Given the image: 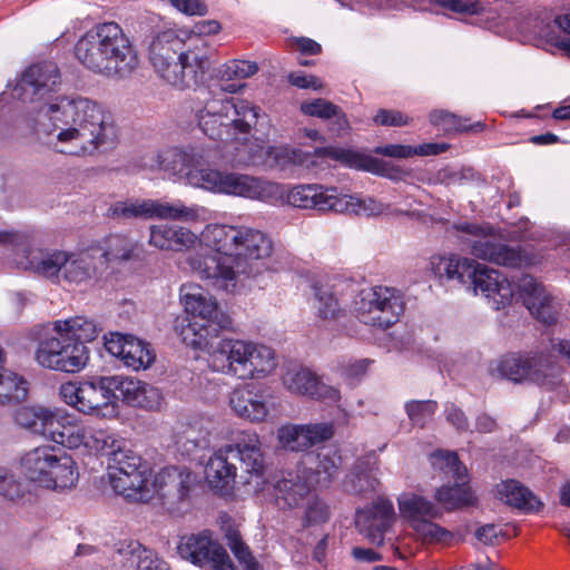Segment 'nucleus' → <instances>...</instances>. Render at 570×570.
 Here are the masks:
<instances>
[{"label": "nucleus", "instance_id": "0e129e2a", "mask_svg": "<svg viewBox=\"0 0 570 570\" xmlns=\"http://www.w3.org/2000/svg\"><path fill=\"white\" fill-rule=\"evenodd\" d=\"M375 125L401 127L409 124L410 118L399 110L379 109L373 118Z\"/></svg>", "mask_w": 570, "mask_h": 570}, {"label": "nucleus", "instance_id": "09e8293b", "mask_svg": "<svg viewBox=\"0 0 570 570\" xmlns=\"http://www.w3.org/2000/svg\"><path fill=\"white\" fill-rule=\"evenodd\" d=\"M316 466L307 468L312 472V485L326 487L338 474L341 456L336 451H321L316 454Z\"/></svg>", "mask_w": 570, "mask_h": 570}, {"label": "nucleus", "instance_id": "7ed1b4c3", "mask_svg": "<svg viewBox=\"0 0 570 570\" xmlns=\"http://www.w3.org/2000/svg\"><path fill=\"white\" fill-rule=\"evenodd\" d=\"M207 41L175 30L157 33L149 45V60L167 83L178 89L198 83L209 67Z\"/></svg>", "mask_w": 570, "mask_h": 570}, {"label": "nucleus", "instance_id": "de8ad7c7", "mask_svg": "<svg viewBox=\"0 0 570 570\" xmlns=\"http://www.w3.org/2000/svg\"><path fill=\"white\" fill-rule=\"evenodd\" d=\"M222 530L227 546L245 570H263L253 557L249 547L243 541L238 529L235 528L227 515L222 517Z\"/></svg>", "mask_w": 570, "mask_h": 570}, {"label": "nucleus", "instance_id": "774afa93", "mask_svg": "<svg viewBox=\"0 0 570 570\" xmlns=\"http://www.w3.org/2000/svg\"><path fill=\"white\" fill-rule=\"evenodd\" d=\"M414 147L401 144L377 146L374 153L391 158H409L413 156Z\"/></svg>", "mask_w": 570, "mask_h": 570}, {"label": "nucleus", "instance_id": "7c9ffc66", "mask_svg": "<svg viewBox=\"0 0 570 570\" xmlns=\"http://www.w3.org/2000/svg\"><path fill=\"white\" fill-rule=\"evenodd\" d=\"M236 459L234 445H224L216 450L207 460L204 476L208 487L219 494H227L233 489L237 468L232 461Z\"/></svg>", "mask_w": 570, "mask_h": 570}, {"label": "nucleus", "instance_id": "49530a36", "mask_svg": "<svg viewBox=\"0 0 570 570\" xmlns=\"http://www.w3.org/2000/svg\"><path fill=\"white\" fill-rule=\"evenodd\" d=\"M476 264L478 262L471 258L451 255L440 258L436 268L441 277L469 286L475 273Z\"/></svg>", "mask_w": 570, "mask_h": 570}, {"label": "nucleus", "instance_id": "f03ea898", "mask_svg": "<svg viewBox=\"0 0 570 570\" xmlns=\"http://www.w3.org/2000/svg\"><path fill=\"white\" fill-rule=\"evenodd\" d=\"M101 327L86 316L57 320L33 328L37 341L36 363L46 370L75 374L89 362V348L85 342L96 340Z\"/></svg>", "mask_w": 570, "mask_h": 570}, {"label": "nucleus", "instance_id": "f3484780", "mask_svg": "<svg viewBox=\"0 0 570 570\" xmlns=\"http://www.w3.org/2000/svg\"><path fill=\"white\" fill-rule=\"evenodd\" d=\"M400 514L410 527L424 540L444 542L452 533L432 520L441 515L436 505L426 498L414 492H404L397 497Z\"/></svg>", "mask_w": 570, "mask_h": 570}, {"label": "nucleus", "instance_id": "338daca9", "mask_svg": "<svg viewBox=\"0 0 570 570\" xmlns=\"http://www.w3.org/2000/svg\"><path fill=\"white\" fill-rule=\"evenodd\" d=\"M430 121L434 125H443L444 130H450L452 128L456 130H468L469 128L461 125L458 117L453 114L443 110H435L430 114Z\"/></svg>", "mask_w": 570, "mask_h": 570}, {"label": "nucleus", "instance_id": "a19ab883", "mask_svg": "<svg viewBox=\"0 0 570 570\" xmlns=\"http://www.w3.org/2000/svg\"><path fill=\"white\" fill-rule=\"evenodd\" d=\"M277 365V356L272 347L253 341L247 342L244 381L265 379L275 372Z\"/></svg>", "mask_w": 570, "mask_h": 570}, {"label": "nucleus", "instance_id": "393cba45", "mask_svg": "<svg viewBox=\"0 0 570 570\" xmlns=\"http://www.w3.org/2000/svg\"><path fill=\"white\" fill-rule=\"evenodd\" d=\"M283 385L291 393L335 403L341 399L340 391L321 381L313 372L299 365L288 366L282 376Z\"/></svg>", "mask_w": 570, "mask_h": 570}, {"label": "nucleus", "instance_id": "79ce46f5", "mask_svg": "<svg viewBox=\"0 0 570 570\" xmlns=\"http://www.w3.org/2000/svg\"><path fill=\"white\" fill-rule=\"evenodd\" d=\"M334 212L366 217L404 214L401 209L392 208L391 205L384 204L374 197L361 198L352 195H341L338 193Z\"/></svg>", "mask_w": 570, "mask_h": 570}, {"label": "nucleus", "instance_id": "69168bd1", "mask_svg": "<svg viewBox=\"0 0 570 570\" xmlns=\"http://www.w3.org/2000/svg\"><path fill=\"white\" fill-rule=\"evenodd\" d=\"M203 439L199 438L193 428H187L176 439L178 449L184 454H190L202 446Z\"/></svg>", "mask_w": 570, "mask_h": 570}, {"label": "nucleus", "instance_id": "f8f14e48", "mask_svg": "<svg viewBox=\"0 0 570 570\" xmlns=\"http://www.w3.org/2000/svg\"><path fill=\"white\" fill-rule=\"evenodd\" d=\"M203 209L197 206H186L183 202H160L151 198H126L112 203L107 209V216L118 222L136 219H169L195 222Z\"/></svg>", "mask_w": 570, "mask_h": 570}, {"label": "nucleus", "instance_id": "aec40b11", "mask_svg": "<svg viewBox=\"0 0 570 570\" xmlns=\"http://www.w3.org/2000/svg\"><path fill=\"white\" fill-rule=\"evenodd\" d=\"M154 485L164 508L170 514L180 515L190 507L196 475L187 468L167 466L156 475Z\"/></svg>", "mask_w": 570, "mask_h": 570}, {"label": "nucleus", "instance_id": "680f3d73", "mask_svg": "<svg viewBox=\"0 0 570 570\" xmlns=\"http://www.w3.org/2000/svg\"><path fill=\"white\" fill-rule=\"evenodd\" d=\"M445 9L463 14H479L483 8L479 0H435Z\"/></svg>", "mask_w": 570, "mask_h": 570}, {"label": "nucleus", "instance_id": "4be33fe9", "mask_svg": "<svg viewBox=\"0 0 570 570\" xmlns=\"http://www.w3.org/2000/svg\"><path fill=\"white\" fill-rule=\"evenodd\" d=\"M334 434L335 426L333 422L287 423L278 428L277 441L284 450L304 452L330 441Z\"/></svg>", "mask_w": 570, "mask_h": 570}, {"label": "nucleus", "instance_id": "e2e57ef3", "mask_svg": "<svg viewBox=\"0 0 570 570\" xmlns=\"http://www.w3.org/2000/svg\"><path fill=\"white\" fill-rule=\"evenodd\" d=\"M140 395L141 396L139 397L137 407H142L147 410L160 409L164 401V396L158 387H155L144 382Z\"/></svg>", "mask_w": 570, "mask_h": 570}, {"label": "nucleus", "instance_id": "a18cd8bd", "mask_svg": "<svg viewBox=\"0 0 570 570\" xmlns=\"http://www.w3.org/2000/svg\"><path fill=\"white\" fill-rule=\"evenodd\" d=\"M6 354L0 347V404L20 402L27 397V381L19 374L6 368Z\"/></svg>", "mask_w": 570, "mask_h": 570}, {"label": "nucleus", "instance_id": "b1692460", "mask_svg": "<svg viewBox=\"0 0 570 570\" xmlns=\"http://www.w3.org/2000/svg\"><path fill=\"white\" fill-rule=\"evenodd\" d=\"M272 395L263 387L244 384L234 389L229 395L233 413L246 421L262 423L269 415Z\"/></svg>", "mask_w": 570, "mask_h": 570}, {"label": "nucleus", "instance_id": "473e14b6", "mask_svg": "<svg viewBox=\"0 0 570 570\" xmlns=\"http://www.w3.org/2000/svg\"><path fill=\"white\" fill-rule=\"evenodd\" d=\"M65 262V250H53L49 253L32 248L24 249L22 256L16 259L18 267L32 271L55 283L61 282Z\"/></svg>", "mask_w": 570, "mask_h": 570}, {"label": "nucleus", "instance_id": "5701e85b", "mask_svg": "<svg viewBox=\"0 0 570 570\" xmlns=\"http://www.w3.org/2000/svg\"><path fill=\"white\" fill-rule=\"evenodd\" d=\"M395 520L392 501L380 497L370 505L356 511L355 525L370 543L381 546L384 542L385 532Z\"/></svg>", "mask_w": 570, "mask_h": 570}, {"label": "nucleus", "instance_id": "ddd939ff", "mask_svg": "<svg viewBox=\"0 0 570 570\" xmlns=\"http://www.w3.org/2000/svg\"><path fill=\"white\" fill-rule=\"evenodd\" d=\"M202 177L204 189L213 193L261 202L277 199L282 196V188L278 184L262 177L217 169H213Z\"/></svg>", "mask_w": 570, "mask_h": 570}, {"label": "nucleus", "instance_id": "6e6552de", "mask_svg": "<svg viewBox=\"0 0 570 570\" xmlns=\"http://www.w3.org/2000/svg\"><path fill=\"white\" fill-rule=\"evenodd\" d=\"M108 454V479L112 490L131 502L148 501V464L122 439L115 442Z\"/></svg>", "mask_w": 570, "mask_h": 570}, {"label": "nucleus", "instance_id": "a211bd4d", "mask_svg": "<svg viewBox=\"0 0 570 570\" xmlns=\"http://www.w3.org/2000/svg\"><path fill=\"white\" fill-rule=\"evenodd\" d=\"M234 445V454L240 462V483L249 495L263 493L268 485L265 476L264 455L259 436L253 431L239 433Z\"/></svg>", "mask_w": 570, "mask_h": 570}, {"label": "nucleus", "instance_id": "f257e3e1", "mask_svg": "<svg viewBox=\"0 0 570 570\" xmlns=\"http://www.w3.org/2000/svg\"><path fill=\"white\" fill-rule=\"evenodd\" d=\"M61 85L52 61L31 65L21 75L14 92L32 105L19 127L48 149L73 157H92L112 148L117 130L110 114L98 101L80 95L55 96Z\"/></svg>", "mask_w": 570, "mask_h": 570}, {"label": "nucleus", "instance_id": "20e7f679", "mask_svg": "<svg viewBox=\"0 0 570 570\" xmlns=\"http://www.w3.org/2000/svg\"><path fill=\"white\" fill-rule=\"evenodd\" d=\"M244 225L209 224L202 232V243L215 256L188 255L185 264L198 277L227 292L235 289L247 264L239 256Z\"/></svg>", "mask_w": 570, "mask_h": 570}, {"label": "nucleus", "instance_id": "0eeeda50", "mask_svg": "<svg viewBox=\"0 0 570 570\" xmlns=\"http://www.w3.org/2000/svg\"><path fill=\"white\" fill-rule=\"evenodd\" d=\"M196 117L206 136L223 140L232 135V130L249 132L261 117V109L244 99L212 97L197 109Z\"/></svg>", "mask_w": 570, "mask_h": 570}, {"label": "nucleus", "instance_id": "13d9d810", "mask_svg": "<svg viewBox=\"0 0 570 570\" xmlns=\"http://www.w3.org/2000/svg\"><path fill=\"white\" fill-rule=\"evenodd\" d=\"M304 513V525L326 522L330 518V510L325 502L315 495H308Z\"/></svg>", "mask_w": 570, "mask_h": 570}, {"label": "nucleus", "instance_id": "bf43d9fd", "mask_svg": "<svg viewBox=\"0 0 570 570\" xmlns=\"http://www.w3.org/2000/svg\"><path fill=\"white\" fill-rule=\"evenodd\" d=\"M258 71L256 62L247 60H232L220 71L222 78L226 80L246 79Z\"/></svg>", "mask_w": 570, "mask_h": 570}, {"label": "nucleus", "instance_id": "e433bc0d", "mask_svg": "<svg viewBox=\"0 0 570 570\" xmlns=\"http://www.w3.org/2000/svg\"><path fill=\"white\" fill-rule=\"evenodd\" d=\"M59 407L24 405L14 411V423L27 432L49 441Z\"/></svg>", "mask_w": 570, "mask_h": 570}, {"label": "nucleus", "instance_id": "1a4fd4ad", "mask_svg": "<svg viewBox=\"0 0 570 570\" xmlns=\"http://www.w3.org/2000/svg\"><path fill=\"white\" fill-rule=\"evenodd\" d=\"M453 228L463 248L479 259L507 267H522L535 263V257L523 252L521 247L500 243L490 224L460 223L453 225Z\"/></svg>", "mask_w": 570, "mask_h": 570}, {"label": "nucleus", "instance_id": "6e6d98bb", "mask_svg": "<svg viewBox=\"0 0 570 570\" xmlns=\"http://www.w3.org/2000/svg\"><path fill=\"white\" fill-rule=\"evenodd\" d=\"M379 483V480L370 472L360 471L356 468L345 476L343 487L348 493L363 494L374 491Z\"/></svg>", "mask_w": 570, "mask_h": 570}, {"label": "nucleus", "instance_id": "6ab92c4d", "mask_svg": "<svg viewBox=\"0 0 570 570\" xmlns=\"http://www.w3.org/2000/svg\"><path fill=\"white\" fill-rule=\"evenodd\" d=\"M109 376H94L82 382H67L60 386L59 394L63 402L79 412L90 415L102 414V410L114 409V394L107 391Z\"/></svg>", "mask_w": 570, "mask_h": 570}, {"label": "nucleus", "instance_id": "dca6fc26", "mask_svg": "<svg viewBox=\"0 0 570 570\" xmlns=\"http://www.w3.org/2000/svg\"><path fill=\"white\" fill-rule=\"evenodd\" d=\"M431 463L455 478L454 485H443L436 490L434 498L438 503L449 511L476 503L478 499L466 482L468 470L454 452L438 451L431 455Z\"/></svg>", "mask_w": 570, "mask_h": 570}, {"label": "nucleus", "instance_id": "72a5a7b5", "mask_svg": "<svg viewBox=\"0 0 570 570\" xmlns=\"http://www.w3.org/2000/svg\"><path fill=\"white\" fill-rule=\"evenodd\" d=\"M239 256L247 264V271L242 276L252 277L261 273L258 265L272 255L273 242L262 230L244 226Z\"/></svg>", "mask_w": 570, "mask_h": 570}, {"label": "nucleus", "instance_id": "a878e982", "mask_svg": "<svg viewBox=\"0 0 570 570\" xmlns=\"http://www.w3.org/2000/svg\"><path fill=\"white\" fill-rule=\"evenodd\" d=\"M106 350L125 366L134 370H146L155 362L156 355L150 345L132 335L111 333L105 342Z\"/></svg>", "mask_w": 570, "mask_h": 570}, {"label": "nucleus", "instance_id": "58836bf2", "mask_svg": "<svg viewBox=\"0 0 570 570\" xmlns=\"http://www.w3.org/2000/svg\"><path fill=\"white\" fill-rule=\"evenodd\" d=\"M116 552L124 566L134 570H169L167 562L135 540L120 541Z\"/></svg>", "mask_w": 570, "mask_h": 570}, {"label": "nucleus", "instance_id": "2f4dec72", "mask_svg": "<svg viewBox=\"0 0 570 570\" xmlns=\"http://www.w3.org/2000/svg\"><path fill=\"white\" fill-rule=\"evenodd\" d=\"M148 244L165 252H189L202 243L199 237L189 228L176 224H155L149 228Z\"/></svg>", "mask_w": 570, "mask_h": 570}, {"label": "nucleus", "instance_id": "c85d7f7f", "mask_svg": "<svg viewBox=\"0 0 570 570\" xmlns=\"http://www.w3.org/2000/svg\"><path fill=\"white\" fill-rule=\"evenodd\" d=\"M248 340L223 338L209 352V365L218 373L244 381Z\"/></svg>", "mask_w": 570, "mask_h": 570}, {"label": "nucleus", "instance_id": "4c0bfd02", "mask_svg": "<svg viewBox=\"0 0 570 570\" xmlns=\"http://www.w3.org/2000/svg\"><path fill=\"white\" fill-rule=\"evenodd\" d=\"M286 198L294 207L334 212L337 189L324 188L321 185H297L287 191Z\"/></svg>", "mask_w": 570, "mask_h": 570}, {"label": "nucleus", "instance_id": "4d7b16f0", "mask_svg": "<svg viewBox=\"0 0 570 570\" xmlns=\"http://www.w3.org/2000/svg\"><path fill=\"white\" fill-rule=\"evenodd\" d=\"M436 409L438 403L432 400H412L405 403V412L410 421L420 428H423L429 421L432 420Z\"/></svg>", "mask_w": 570, "mask_h": 570}, {"label": "nucleus", "instance_id": "603ef678", "mask_svg": "<svg viewBox=\"0 0 570 570\" xmlns=\"http://www.w3.org/2000/svg\"><path fill=\"white\" fill-rule=\"evenodd\" d=\"M314 303L317 317L324 321L337 320L343 309L340 306L338 299L328 286L314 285Z\"/></svg>", "mask_w": 570, "mask_h": 570}, {"label": "nucleus", "instance_id": "37998d69", "mask_svg": "<svg viewBox=\"0 0 570 570\" xmlns=\"http://www.w3.org/2000/svg\"><path fill=\"white\" fill-rule=\"evenodd\" d=\"M497 498L503 503L527 513L539 512L543 503L517 480H505L497 485Z\"/></svg>", "mask_w": 570, "mask_h": 570}, {"label": "nucleus", "instance_id": "864d4df0", "mask_svg": "<svg viewBox=\"0 0 570 570\" xmlns=\"http://www.w3.org/2000/svg\"><path fill=\"white\" fill-rule=\"evenodd\" d=\"M81 434L83 436H81L80 448L97 453L106 450L109 451L118 440V438L107 429L90 423H85Z\"/></svg>", "mask_w": 570, "mask_h": 570}, {"label": "nucleus", "instance_id": "c03bdc74", "mask_svg": "<svg viewBox=\"0 0 570 570\" xmlns=\"http://www.w3.org/2000/svg\"><path fill=\"white\" fill-rule=\"evenodd\" d=\"M85 422L60 409L49 441L68 449H79Z\"/></svg>", "mask_w": 570, "mask_h": 570}, {"label": "nucleus", "instance_id": "423d86ee", "mask_svg": "<svg viewBox=\"0 0 570 570\" xmlns=\"http://www.w3.org/2000/svg\"><path fill=\"white\" fill-rule=\"evenodd\" d=\"M180 301L186 313L195 317L181 327L183 342L195 350H207L209 340L228 326V317L219 311L216 299L197 284L181 285Z\"/></svg>", "mask_w": 570, "mask_h": 570}, {"label": "nucleus", "instance_id": "052dcab7", "mask_svg": "<svg viewBox=\"0 0 570 570\" xmlns=\"http://www.w3.org/2000/svg\"><path fill=\"white\" fill-rule=\"evenodd\" d=\"M337 105L323 99L317 98L311 101H305L301 105V110L304 115L311 117H317L321 119L330 120L336 112Z\"/></svg>", "mask_w": 570, "mask_h": 570}, {"label": "nucleus", "instance_id": "bb28decb", "mask_svg": "<svg viewBox=\"0 0 570 570\" xmlns=\"http://www.w3.org/2000/svg\"><path fill=\"white\" fill-rule=\"evenodd\" d=\"M469 288H472L474 294H483L495 309L510 304L514 295L513 285L507 276L480 263L476 264Z\"/></svg>", "mask_w": 570, "mask_h": 570}, {"label": "nucleus", "instance_id": "412c9836", "mask_svg": "<svg viewBox=\"0 0 570 570\" xmlns=\"http://www.w3.org/2000/svg\"><path fill=\"white\" fill-rule=\"evenodd\" d=\"M207 158L205 149L200 147H174L164 153L160 165L169 174L185 178L190 186L204 189L200 176L213 170L203 168Z\"/></svg>", "mask_w": 570, "mask_h": 570}, {"label": "nucleus", "instance_id": "8fccbe9b", "mask_svg": "<svg viewBox=\"0 0 570 570\" xmlns=\"http://www.w3.org/2000/svg\"><path fill=\"white\" fill-rule=\"evenodd\" d=\"M136 243L127 235L114 234L105 239V248L102 252L97 250V255L101 256L100 265L114 261H128L132 257L136 249Z\"/></svg>", "mask_w": 570, "mask_h": 570}, {"label": "nucleus", "instance_id": "4468645a", "mask_svg": "<svg viewBox=\"0 0 570 570\" xmlns=\"http://www.w3.org/2000/svg\"><path fill=\"white\" fill-rule=\"evenodd\" d=\"M402 294L392 287L375 286L363 289L356 302L360 321L371 326L389 328L404 312Z\"/></svg>", "mask_w": 570, "mask_h": 570}, {"label": "nucleus", "instance_id": "c9c22d12", "mask_svg": "<svg viewBox=\"0 0 570 570\" xmlns=\"http://www.w3.org/2000/svg\"><path fill=\"white\" fill-rule=\"evenodd\" d=\"M100 263L101 256L96 249L66 252L61 279L70 285L88 284L97 277Z\"/></svg>", "mask_w": 570, "mask_h": 570}, {"label": "nucleus", "instance_id": "f704fd0d", "mask_svg": "<svg viewBox=\"0 0 570 570\" xmlns=\"http://www.w3.org/2000/svg\"><path fill=\"white\" fill-rule=\"evenodd\" d=\"M61 451L53 445L41 444L23 452L19 458L21 474L29 483L40 488L45 476L48 475L50 464L56 462Z\"/></svg>", "mask_w": 570, "mask_h": 570}, {"label": "nucleus", "instance_id": "5fc2aeb1", "mask_svg": "<svg viewBox=\"0 0 570 570\" xmlns=\"http://www.w3.org/2000/svg\"><path fill=\"white\" fill-rule=\"evenodd\" d=\"M26 488L16 472L0 464V497L10 502H18L26 495Z\"/></svg>", "mask_w": 570, "mask_h": 570}, {"label": "nucleus", "instance_id": "2eb2a0df", "mask_svg": "<svg viewBox=\"0 0 570 570\" xmlns=\"http://www.w3.org/2000/svg\"><path fill=\"white\" fill-rule=\"evenodd\" d=\"M176 551L183 560L194 566L209 567L213 570H236L227 551L210 530L179 535Z\"/></svg>", "mask_w": 570, "mask_h": 570}, {"label": "nucleus", "instance_id": "3c124183", "mask_svg": "<svg viewBox=\"0 0 570 570\" xmlns=\"http://www.w3.org/2000/svg\"><path fill=\"white\" fill-rule=\"evenodd\" d=\"M107 383L106 392L109 391L114 394V404L121 400L126 404L137 407L144 382L122 375H110V381Z\"/></svg>", "mask_w": 570, "mask_h": 570}, {"label": "nucleus", "instance_id": "c756f323", "mask_svg": "<svg viewBox=\"0 0 570 570\" xmlns=\"http://www.w3.org/2000/svg\"><path fill=\"white\" fill-rule=\"evenodd\" d=\"M312 488V472L298 465L283 472L275 482V501L281 508H297L308 498Z\"/></svg>", "mask_w": 570, "mask_h": 570}, {"label": "nucleus", "instance_id": "cd10ccee", "mask_svg": "<svg viewBox=\"0 0 570 570\" xmlns=\"http://www.w3.org/2000/svg\"><path fill=\"white\" fill-rule=\"evenodd\" d=\"M518 288L531 315L543 324L557 322L559 305L541 283L530 275H523L519 279Z\"/></svg>", "mask_w": 570, "mask_h": 570}, {"label": "nucleus", "instance_id": "9d476101", "mask_svg": "<svg viewBox=\"0 0 570 570\" xmlns=\"http://www.w3.org/2000/svg\"><path fill=\"white\" fill-rule=\"evenodd\" d=\"M267 160L261 156L254 157L253 163L264 164V167L276 168L283 171L294 167H312L316 165V158H331L347 167L366 168L365 159L357 153L334 146L316 147L312 151H305L292 146H269Z\"/></svg>", "mask_w": 570, "mask_h": 570}, {"label": "nucleus", "instance_id": "39448f33", "mask_svg": "<svg viewBox=\"0 0 570 570\" xmlns=\"http://www.w3.org/2000/svg\"><path fill=\"white\" fill-rule=\"evenodd\" d=\"M75 55L87 69L112 79L128 77L139 65L131 41L115 22L89 29L76 42Z\"/></svg>", "mask_w": 570, "mask_h": 570}, {"label": "nucleus", "instance_id": "9b49d317", "mask_svg": "<svg viewBox=\"0 0 570 570\" xmlns=\"http://www.w3.org/2000/svg\"><path fill=\"white\" fill-rule=\"evenodd\" d=\"M489 373L493 377L514 383L530 381L548 387H554L561 382V367L544 355L508 354L491 363Z\"/></svg>", "mask_w": 570, "mask_h": 570}, {"label": "nucleus", "instance_id": "ea45409f", "mask_svg": "<svg viewBox=\"0 0 570 570\" xmlns=\"http://www.w3.org/2000/svg\"><path fill=\"white\" fill-rule=\"evenodd\" d=\"M58 458L48 470L40 489L65 491L76 487L79 480V471L73 458L65 452L58 453Z\"/></svg>", "mask_w": 570, "mask_h": 570}]
</instances>
